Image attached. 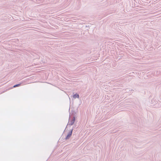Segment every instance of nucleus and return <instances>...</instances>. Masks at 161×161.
Listing matches in <instances>:
<instances>
[{"mask_svg":"<svg viewBox=\"0 0 161 161\" xmlns=\"http://www.w3.org/2000/svg\"><path fill=\"white\" fill-rule=\"evenodd\" d=\"M75 120V118L74 117H72L70 116H69V122L65 128V129L64 130V131L66 129L68 125H72L74 124Z\"/></svg>","mask_w":161,"mask_h":161,"instance_id":"1","label":"nucleus"},{"mask_svg":"<svg viewBox=\"0 0 161 161\" xmlns=\"http://www.w3.org/2000/svg\"><path fill=\"white\" fill-rule=\"evenodd\" d=\"M73 128L74 127H73L72 129L68 133V134L65 138V139L66 140H68L71 136L73 133Z\"/></svg>","mask_w":161,"mask_h":161,"instance_id":"2","label":"nucleus"},{"mask_svg":"<svg viewBox=\"0 0 161 161\" xmlns=\"http://www.w3.org/2000/svg\"><path fill=\"white\" fill-rule=\"evenodd\" d=\"M69 116L72 117H74L75 118L76 112L75 111L72 110L71 115H70Z\"/></svg>","mask_w":161,"mask_h":161,"instance_id":"3","label":"nucleus"},{"mask_svg":"<svg viewBox=\"0 0 161 161\" xmlns=\"http://www.w3.org/2000/svg\"><path fill=\"white\" fill-rule=\"evenodd\" d=\"M73 97L74 98H79V96L78 94L76 93L73 95Z\"/></svg>","mask_w":161,"mask_h":161,"instance_id":"4","label":"nucleus"},{"mask_svg":"<svg viewBox=\"0 0 161 161\" xmlns=\"http://www.w3.org/2000/svg\"><path fill=\"white\" fill-rule=\"evenodd\" d=\"M21 85V83H19V84L15 85L13 86V87L15 88L16 87L19 86Z\"/></svg>","mask_w":161,"mask_h":161,"instance_id":"5","label":"nucleus"},{"mask_svg":"<svg viewBox=\"0 0 161 161\" xmlns=\"http://www.w3.org/2000/svg\"><path fill=\"white\" fill-rule=\"evenodd\" d=\"M114 0H109V1H113Z\"/></svg>","mask_w":161,"mask_h":161,"instance_id":"6","label":"nucleus"}]
</instances>
